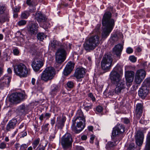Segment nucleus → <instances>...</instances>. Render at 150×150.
I'll return each mask as SVG.
<instances>
[{
    "label": "nucleus",
    "instance_id": "1",
    "mask_svg": "<svg viewBox=\"0 0 150 150\" xmlns=\"http://www.w3.org/2000/svg\"><path fill=\"white\" fill-rule=\"evenodd\" d=\"M111 14L110 12H105L103 15L102 24L103 27L102 33V38L105 39L109 35L115 25V21L111 18Z\"/></svg>",
    "mask_w": 150,
    "mask_h": 150
},
{
    "label": "nucleus",
    "instance_id": "2",
    "mask_svg": "<svg viewBox=\"0 0 150 150\" xmlns=\"http://www.w3.org/2000/svg\"><path fill=\"white\" fill-rule=\"evenodd\" d=\"M125 131V128L122 125H117L114 128L112 133L111 136L112 142H109L107 146L109 147H112L117 145L120 140L119 135Z\"/></svg>",
    "mask_w": 150,
    "mask_h": 150
},
{
    "label": "nucleus",
    "instance_id": "3",
    "mask_svg": "<svg viewBox=\"0 0 150 150\" xmlns=\"http://www.w3.org/2000/svg\"><path fill=\"white\" fill-rule=\"evenodd\" d=\"M71 45L69 43L64 44L63 46V48L61 47L56 53L55 59L57 63L61 64L65 59V49H69L71 48Z\"/></svg>",
    "mask_w": 150,
    "mask_h": 150
},
{
    "label": "nucleus",
    "instance_id": "4",
    "mask_svg": "<svg viewBox=\"0 0 150 150\" xmlns=\"http://www.w3.org/2000/svg\"><path fill=\"white\" fill-rule=\"evenodd\" d=\"M100 42V36L99 35L92 36L85 43L84 47L87 50H93L98 46Z\"/></svg>",
    "mask_w": 150,
    "mask_h": 150
},
{
    "label": "nucleus",
    "instance_id": "5",
    "mask_svg": "<svg viewBox=\"0 0 150 150\" xmlns=\"http://www.w3.org/2000/svg\"><path fill=\"white\" fill-rule=\"evenodd\" d=\"M55 74V70L53 67H47L42 72L41 76V79L45 82H47L52 79Z\"/></svg>",
    "mask_w": 150,
    "mask_h": 150
},
{
    "label": "nucleus",
    "instance_id": "6",
    "mask_svg": "<svg viewBox=\"0 0 150 150\" xmlns=\"http://www.w3.org/2000/svg\"><path fill=\"white\" fill-rule=\"evenodd\" d=\"M150 90V77L146 79L143 82L141 87L138 91L139 96L144 99Z\"/></svg>",
    "mask_w": 150,
    "mask_h": 150
},
{
    "label": "nucleus",
    "instance_id": "7",
    "mask_svg": "<svg viewBox=\"0 0 150 150\" xmlns=\"http://www.w3.org/2000/svg\"><path fill=\"white\" fill-rule=\"evenodd\" d=\"M122 67L117 64L113 69L110 74V78L113 83H116L117 81L121 79V76L122 74Z\"/></svg>",
    "mask_w": 150,
    "mask_h": 150
},
{
    "label": "nucleus",
    "instance_id": "8",
    "mask_svg": "<svg viewBox=\"0 0 150 150\" xmlns=\"http://www.w3.org/2000/svg\"><path fill=\"white\" fill-rule=\"evenodd\" d=\"M14 71L16 74L20 77H25L28 74V69L23 63H20L13 66Z\"/></svg>",
    "mask_w": 150,
    "mask_h": 150
},
{
    "label": "nucleus",
    "instance_id": "9",
    "mask_svg": "<svg viewBox=\"0 0 150 150\" xmlns=\"http://www.w3.org/2000/svg\"><path fill=\"white\" fill-rule=\"evenodd\" d=\"M72 124L71 128L72 130L76 133H79L85 127L86 121L72 120Z\"/></svg>",
    "mask_w": 150,
    "mask_h": 150
},
{
    "label": "nucleus",
    "instance_id": "10",
    "mask_svg": "<svg viewBox=\"0 0 150 150\" xmlns=\"http://www.w3.org/2000/svg\"><path fill=\"white\" fill-rule=\"evenodd\" d=\"M112 56L106 55L103 58L101 62V66L102 69L104 70H109L112 66Z\"/></svg>",
    "mask_w": 150,
    "mask_h": 150
},
{
    "label": "nucleus",
    "instance_id": "11",
    "mask_svg": "<svg viewBox=\"0 0 150 150\" xmlns=\"http://www.w3.org/2000/svg\"><path fill=\"white\" fill-rule=\"evenodd\" d=\"M72 142L71 136L69 133H66L61 138V144L63 148L65 149H70Z\"/></svg>",
    "mask_w": 150,
    "mask_h": 150
},
{
    "label": "nucleus",
    "instance_id": "12",
    "mask_svg": "<svg viewBox=\"0 0 150 150\" xmlns=\"http://www.w3.org/2000/svg\"><path fill=\"white\" fill-rule=\"evenodd\" d=\"M146 75L145 71L143 69L137 70L136 72L135 81L137 84H140L145 78Z\"/></svg>",
    "mask_w": 150,
    "mask_h": 150
},
{
    "label": "nucleus",
    "instance_id": "13",
    "mask_svg": "<svg viewBox=\"0 0 150 150\" xmlns=\"http://www.w3.org/2000/svg\"><path fill=\"white\" fill-rule=\"evenodd\" d=\"M25 97V95L21 93L16 92L12 94L10 98V101L13 103H19Z\"/></svg>",
    "mask_w": 150,
    "mask_h": 150
},
{
    "label": "nucleus",
    "instance_id": "14",
    "mask_svg": "<svg viewBox=\"0 0 150 150\" xmlns=\"http://www.w3.org/2000/svg\"><path fill=\"white\" fill-rule=\"evenodd\" d=\"M40 57V56H39L38 57L35 58L31 64L33 69L35 71H38L43 65V63L41 61Z\"/></svg>",
    "mask_w": 150,
    "mask_h": 150
},
{
    "label": "nucleus",
    "instance_id": "15",
    "mask_svg": "<svg viewBox=\"0 0 150 150\" xmlns=\"http://www.w3.org/2000/svg\"><path fill=\"white\" fill-rule=\"evenodd\" d=\"M11 77L8 75H4L0 79V89L8 87L11 81Z\"/></svg>",
    "mask_w": 150,
    "mask_h": 150
},
{
    "label": "nucleus",
    "instance_id": "16",
    "mask_svg": "<svg viewBox=\"0 0 150 150\" xmlns=\"http://www.w3.org/2000/svg\"><path fill=\"white\" fill-rule=\"evenodd\" d=\"M111 82L112 83L116 85V87L115 89L116 94H118L121 93L122 90L124 89L125 86V82L122 79H120L119 81H117L116 83H113L112 81Z\"/></svg>",
    "mask_w": 150,
    "mask_h": 150
},
{
    "label": "nucleus",
    "instance_id": "17",
    "mask_svg": "<svg viewBox=\"0 0 150 150\" xmlns=\"http://www.w3.org/2000/svg\"><path fill=\"white\" fill-rule=\"evenodd\" d=\"M143 104L142 103H138L136 107L134 116L137 119H139L142 116L143 109Z\"/></svg>",
    "mask_w": 150,
    "mask_h": 150
},
{
    "label": "nucleus",
    "instance_id": "18",
    "mask_svg": "<svg viewBox=\"0 0 150 150\" xmlns=\"http://www.w3.org/2000/svg\"><path fill=\"white\" fill-rule=\"evenodd\" d=\"M134 76V73L133 71H127L125 72V76L126 81L127 85H130L133 81Z\"/></svg>",
    "mask_w": 150,
    "mask_h": 150
},
{
    "label": "nucleus",
    "instance_id": "19",
    "mask_svg": "<svg viewBox=\"0 0 150 150\" xmlns=\"http://www.w3.org/2000/svg\"><path fill=\"white\" fill-rule=\"evenodd\" d=\"M144 136L142 132L140 131L137 132L135 136L136 143L138 146H141L143 143Z\"/></svg>",
    "mask_w": 150,
    "mask_h": 150
},
{
    "label": "nucleus",
    "instance_id": "20",
    "mask_svg": "<svg viewBox=\"0 0 150 150\" xmlns=\"http://www.w3.org/2000/svg\"><path fill=\"white\" fill-rule=\"evenodd\" d=\"M72 120L86 121V116L84 115L82 110L81 109H79L77 111L76 115Z\"/></svg>",
    "mask_w": 150,
    "mask_h": 150
},
{
    "label": "nucleus",
    "instance_id": "21",
    "mask_svg": "<svg viewBox=\"0 0 150 150\" xmlns=\"http://www.w3.org/2000/svg\"><path fill=\"white\" fill-rule=\"evenodd\" d=\"M85 73V70L83 68H77L73 75L76 79H79L83 77Z\"/></svg>",
    "mask_w": 150,
    "mask_h": 150
},
{
    "label": "nucleus",
    "instance_id": "22",
    "mask_svg": "<svg viewBox=\"0 0 150 150\" xmlns=\"http://www.w3.org/2000/svg\"><path fill=\"white\" fill-rule=\"evenodd\" d=\"M38 25L35 23L30 25L28 28V31L31 35H35L38 32Z\"/></svg>",
    "mask_w": 150,
    "mask_h": 150
},
{
    "label": "nucleus",
    "instance_id": "23",
    "mask_svg": "<svg viewBox=\"0 0 150 150\" xmlns=\"http://www.w3.org/2000/svg\"><path fill=\"white\" fill-rule=\"evenodd\" d=\"M123 49V46L120 44H119L116 45L113 48V52L117 56L119 57L121 54Z\"/></svg>",
    "mask_w": 150,
    "mask_h": 150
},
{
    "label": "nucleus",
    "instance_id": "24",
    "mask_svg": "<svg viewBox=\"0 0 150 150\" xmlns=\"http://www.w3.org/2000/svg\"><path fill=\"white\" fill-rule=\"evenodd\" d=\"M66 118L65 117H58L57 118V122L56 125L58 129H61L64 127Z\"/></svg>",
    "mask_w": 150,
    "mask_h": 150
},
{
    "label": "nucleus",
    "instance_id": "25",
    "mask_svg": "<svg viewBox=\"0 0 150 150\" xmlns=\"http://www.w3.org/2000/svg\"><path fill=\"white\" fill-rule=\"evenodd\" d=\"M35 18L39 23L45 22L46 20L45 15L40 12L36 13L35 15Z\"/></svg>",
    "mask_w": 150,
    "mask_h": 150
},
{
    "label": "nucleus",
    "instance_id": "26",
    "mask_svg": "<svg viewBox=\"0 0 150 150\" xmlns=\"http://www.w3.org/2000/svg\"><path fill=\"white\" fill-rule=\"evenodd\" d=\"M59 86L57 85L52 84L51 86V91L50 92V94L52 96H54L59 91Z\"/></svg>",
    "mask_w": 150,
    "mask_h": 150
},
{
    "label": "nucleus",
    "instance_id": "27",
    "mask_svg": "<svg viewBox=\"0 0 150 150\" xmlns=\"http://www.w3.org/2000/svg\"><path fill=\"white\" fill-rule=\"evenodd\" d=\"M17 123L16 120L10 121L7 125L6 129L7 131H10L11 129H14Z\"/></svg>",
    "mask_w": 150,
    "mask_h": 150
},
{
    "label": "nucleus",
    "instance_id": "28",
    "mask_svg": "<svg viewBox=\"0 0 150 150\" xmlns=\"http://www.w3.org/2000/svg\"><path fill=\"white\" fill-rule=\"evenodd\" d=\"M9 13L8 10L5 5L0 4V14H7Z\"/></svg>",
    "mask_w": 150,
    "mask_h": 150
},
{
    "label": "nucleus",
    "instance_id": "29",
    "mask_svg": "<svg viewBox=\"0 0 150 150\" xmlns=\"http://www.w3.org/2000/svg\"><path fill=\"white\" fill-rule=\"evenodd\" d=\"M9 19V13L7 14H0V23H2L8 21Z\"/></svg>",
    "mask_w": 150,
    "mask_h": 150
},
{
    "label": "nucleus",
    "instance_id": "30",
    "mask_svg": "<svg viewBox=\"0 0 150 150\" xmlns=\"http://www.w3.org/2000/svg\"><path fill=\"white\" fill-rule=\"evenodd\" d=\"M145 149L146 150H150V131L146 137Z\"/></svg>",
    "mask_w": 150,
    "mask_h": 150
},
{
    "label": "nucleus",
    "instance_id": "31",
    "mask_svg": "<svg viewBox=\"0 0 150 150\" xmlns=\"http://www.w3.org/2000/svg\"><path fill=\"white\" fill-rule=\"evenodd\" d=\"M40 139L39 138L35 139L32 143L33 147L34 149H35L40 143Z\"/></svg>",
    "mask_w": 150,
    "mask_h": 150
},
{
    "label": "nucleus",
    "instance_id": "32",
    "mask_svg": "<svg viewBox=\"0 0 150 150\" xmlns=\"http://www.w3.org/2000/svg\"><path fill=\"white\" fill-rule=\"evenodd\" d=\"M83 106H84V109L86 111H88L92 108V104L91 103H88L86 102L84 103Z\"/></svg>",
    "mask_w": 150,
    "mask_h": 150
},
{
    "label": "nucleus",
    "instance_id": "33",
    "mask_svg": "<svg viewBox=\"0 0 150 150\" xmlns=\"http://www.w3.org/2000/svg\"><path fill=\"white\" fill-rule=\"evenodd\" d=\"M30 12L28 11H25L22 12L21 17L23 19H27L30 15Z\"/></svg>",
    "mask_w": 150,
    "mask_h": 150
},
{
    "label": "nucleus",
    "instance_id": "34",
    "mask_svg": "<svg viewBox=\"0 0 150 150\" xmlns=\"http://www.w3.org/2000/svg\"><path fill=\"white\" fill-rule=\"evenodd\" d=\"M26 3L29 6H32L33 7V10H32L31 9H30V11L32 12H34L35 10L36 9L35 6H36V4H35V5L33 4V2L31 1V0H27Z\"/></svg>",
    "mask_w": 150,
    "mask_h": 150
},
{
    "label": "nucleus",
    "instance_id": "35",
    "mask_svg": "<svg viewBox=\"0 0 150 150\" xmlns=\"http://www.w3.org/2000/svg\"><path fill=\"white\" fill-rule=\"evenodd\" d=\"M74 64L73 62H70L68 63L66 67L71 71L74 68Z\"/></svg>",
    "mask_w": 150,
    "mask_h": 150
},
{
    "label": "nucleus",
    "instance_id": "36",
    "mask_svg": "<svg viewBox=\"0 0 150 150\" xmlns=\"http://www.w3.org/2000/svg\"><path fill=\"white\" fill-rule=\"evenodd\" d=\"M45 37V35L43 33H39L37 35V38L40 41H42Z\"/></svg>",
    "mask_w": 150,
    "mask_h": 150
},
{
    "label": "nucleus",
    "instance_id": "37",
    "mask_svg": "<svg viewBox=\"0 0 150 150\" xmlns=\"http://www.w3.org/2000/svg\"><path fill=\"white\" fill-rule=\"evenodd\" d=\"M118 39V38L117 35L116 34H114L112 36L110 39V41L112 42V43H114L115 42L117 41Z\"/></svg>",
    "mask_w": 150,
    "mask_h": 150
},
{
    "label": "nucleus",
    "instance_id": "38",
    "mask_svg": "<svg viewBox=\"0 0 150 150\" xmlns=\"http://www.w3.org/2000/svg\"><path fill=\"white\" fill-rule=\"evenodd\" d=\"M59 42L57 40H54L51 43V46L53 48H56L59 45Z\"/></svg>",
    "mask_w": 150,
    "mask_h": 150
},
{
    "label": "nucleus",
    "instance_id": "39",
    "mask_svg": "<svg viewBox=\"0 0 150 150\" xmlns=\"http://www.w3.org/2000/svg\"><path fill=\"white\" fill-rule=\"evenodd\" d=\"M71 72V71L65 67L63 72V74L64 76H67Z\"/></svg>",
    "mask_w": 150,
    "mask_h": 150
},
{
    "label": "nucleus",
    "instance_id": "40",
    "mask_svg": "<svg viewBox=\"0 0 150 150\" xmlns=\"http://www.w3.org/2000/svg\"><path fill=\"white\" fill-rule=\"evenodd\" d=\"M47 144H46L44 146L41 144H40L37 147V150H45V147Z\"/></svg>",
    "mask_w": 150,
    "mask_h": 150
},
{
    "label": "nucleus",
    "instance_id": "41",
    "mask_svg": "<svg viewBox=\"0 0 150 150\" xmlns=\"http://www.w3.org/2000/svg\"><path fill=\"white\" fill-rule=\"evenodd\" d=\"M28 145L26 144H23L21 145L20 150H26Z\"/></svg>",
    "mask_w": 150,
    "mask_h": 150
},
{
    "label": "nucleus",
    "instance_id": "42",
    "mask_svg": "<svg viewBox=\"0 0 150 150\" xmlns=\"http://www.w3.org/2000/svg\"><path fill=\"white\" fill-rule=\"evenodd\" d=\"M67 87L70 88H72L74 86V83L73 82L71 81H69L67 83Z\"/></svg>",
    "mask_w": 150,
    "mask_h": 150
},
{
    "label": "nucleus",
    "instance_id": "43",
    "mask_svg": "<svg viewBox=\"0 0 150 150\" xmlns=\"http://www.w3.org/2000/svg\"><path fill=\"white\" fill-rule=\"evenodd\" d=\"M26 23V21L24 20H21L19 21L18 23V25L19 26H22L25 25Z\"/></svg>",
    "mask_w": 150,
    "mask_h": 150
},
{
    "label": "nucleus",
    "instance_id": "44",
    "mask_svg": "<svg viewBox=\"0 0 150 150\" xmlns=\"http://www.w3.org/2000/svg\"><path fill=\"white\" fill-rule=\"evenodd\" d=\"M129 59L131 62H135L137 61V58L134 56H131L129 57Z\"/></svg>",
    "mask_w": 150,
    "mask_h": 150
},
{
    "label": "nucleus",
    "instance_id": "45",
    "mask_svg": "<svg viewBox=\"0 0 150 150\" xmlns=\"http://www.w3.org/2000/svg\"><path fill=\"white\" fill-rule=\"evenodd\" d=\"M126 51L127 53L130 54L133 52V50L131 47H128Z\"/></svg>",
    "mask_w": 150,
    "mask_h": 150
},
{
    "label": "nucleus",
    "instance_id": "46",
    "mask_svg": "<svg viewBox=\"0 0 150 150\" xmlns=\"http://www.w3.org/2000/svg\"><path fill=\"white\" fill-rule=\"evenodd\" d=\"M103 108L100 106H97L96 108V111L98 112H100L102 111Z\"/></svg>",
    "mask_w": 150,
    "mask_h": 150
},
{
    "label": "nucleus",
    "instance_id": "47",
    "mask_svg": "<svg viewBox=\"0 0 150 150\" xmlns=\"http://www.w3.org/2000/svg\"><path fill=\"white\" fill-rule=\"evenodd\" d=\"M115 94H116V93L114 89H112L111 90H110L108 93L109 95H110L111 96H112Z\"/></svg>",
    "mask_w": 150,
    "mask_h": 150
},
{
    "label": "nucleus",
    "instance_id": "48",
    "mask_svg": "<svg viewBox=\"0 0 150 150\" xmlns=\"http://www.w3.org/2000/svg\"><path fill=\"white\" fill-rule=\"evenodd\" d=\"M13 10V11L15 13H17L19 11V10L20 8L17 6H15V7H13L12 6Z\"/></svg>",
    "mask_w": 150,
    "mask_h": 150
},
{
    "label": "nucleus",
    "instance_id": "49",
    "mask_svg": "<svg viewBox=\"0 0 150 150\" xmlns=\"http://www.w3.org/2000/svg\"><path fill=\"white\" fill-rule=\"evenodd\" d=\"M88 96L90 97L93 101H94L95 100V98L93 96V95L91 93H90L88 94Z\"/></svg>",
    "mask_w": 150,
    "mask_h": 150
},
{
    "label": "nucleus",
    "instance_id": "50",
    "mask_svg": "<svg viewBox=\"0 0 150 150\" xmlns=\"http://www.w3.org/2000/svg\"><path fill=\"white\" fill-rule=\"evenodd\" d=\"M6 146V144L4 142H2L0 144V148L3 149L5 148Z\"/></svg>",
    "mask_w": 150,
    "mask_h": 150
},
{
    "label": "nucleus",
    "instance_id": "51",
    "mask_svg": "<svg viewBox=\"0 0 150 150\" xmlns=\"http://www.w3.org/2000/svg\"><path fill=\"white\" fill-rule=\"evenodd\" d=\"M134 144L133 143L130 144L127 150H132L134 148Z\"/></svg>",
    "mask_w": 150,
    "mask_h": 150
},
{
    "label": "nucleus",
    "instance_id": "52",
    "mask_svg": "<svg viewBox=\"0 0 150 150\" xmlns=\"http://www.w3.org/2000/svg\"><path fill=\"white\" fill-rule=\"evenodd\" d=\"M15 147L16 149L17 150H20L21 145L18 143H17L15 145Z\"/></svg>",
    "mask_w": 150,
    "mask_h": 150
},
{
    "label": "nucleus",
    "instance_id": "53",
    "mask_svg": "<svg viewBox=\"0 0 150 150\" xmlns=\"http://www.w3.org/2000/svg\"><path fill=\"white\" fill-rule=\"evenodd\" d=\"M13 51L14 54L15 55H17L19 53V50L16 49H14Z\"/></svg>",
    "mask_w": 150,
    "mask_h": 150
},
{
    "label": "nucleus",
    "instance_id": "54",
    "mask_svg": "<svg viewBox=\"0 0 150 150\" xmlns=\"http://www.w3.org/2000/svg\"><path fill=\"white\" fill-rule=\"evenodd\" d=\"M124 122L125 124H128L130 122L129 120L127 118H125L123 119Z\"/></svg>",
    "mask_w": 150,
    "mask_h": 150
},
{
    "label": "nucleus",
    "instance_id": "55",
    "mask_svg": "<svg viewBox=\"0 0 150 150\" xmlns=\"http://www.w3.org/2000/svg\"><path fill=\"white\" fill-rule=\"evenodd\" d=\"M27 135L26 131H24L21 133V137H23Z\"/></svg>",
    "mask_w": 150,
    "mask_h": 150
},
{
    "label": "nucleus",
    "instance_id": "56",
    "mask_svg": "<svg viewBox=\"0 0 150 150\" xmlns=\"http://www.w3.org/2000/svg\"><path fill=\"white\" fill-rule=\"evenodd\" d=\"M45 118V115H44L43 114H42L40 116L39 119L41 121H42Z\"/></svg>",
    "mask_w": 150,
    "mask_h": 150
},
{
    "label": "nucleus",
    "instance_id": "57",
    "mask_svg": "<svg viewBox=\"0 0 150 150\" xmlns=\"http://www.w3.org/2000/svg\"><path fill=\"white\" fill-rule=\"evenodd\" d=\"M19 108L20 110H24L25 108V105H21L19 106Z\"/></svg>",
    "mask_w": 150,
    "mask_h": 150
},
{
    "label": "nucleus",
    "instance_id": "58",
    "mask_svg": "<svg viewBox=\"0 0 150 150\" xmlns=\"http://www.w3.org/2000/svg\"><path fill=\"white\" fill-rule=\"evenodd\" d=\"M55 117H54L51 120L50 123L52 126H53L55 123Z\"/></svg>",
    "mask_w": 150,
    "mask_h": 150
},
{
    "label": "nucleus",
    "instance_id": "59",
    "mask_svg": "<svg viewBox=\"0 0 150 150\" xmlns=\"http://www.w3.org/2000/svg\"><path fill=\"white\" fill-rule=\"evenodd\" d=\"M7 72L8 74H7L6 75H9L10 76V74H11L12 72V70L10 68H8L7 70Z\"/></svg>",
    "mask_w": 150,
    "mask_h": 150
},
{
    "label": "nucleus",
    "instance_id": "60",
    "mask_svg": "<svg viewBox=\"0 0 150 150\" xmlns=\"http://www.w3.org/2000/svg\"><path fill=\"white\" fill-rule=\"evenodd\" d=\"M51 114L48 113H46L45 115V116L47 117V119H48L50 116Z\"/></svg>",
    "mask_w": 150,
    "mask_h": 150
},
{
    "label": "nucleus",
    "instance_id": "61",
    "mask_svg": "<svg viewBox=\"0 0 150 150\" xmlns=\"http://www.w3.org/2000/svg\"><path fill=\"white\" fill-rule=\"evenodd\" d=\"M76 150H84V149L81 146H77L76 147Z\"/></svg>",
    "mask_w": 150,
    "mask_h": 150
},
{
    "label": "nucleus",
    "instance_id": "62",
    "mask_svg": "<svg viewBox=\"0 0 150 150\" xmlns=\"http://www.w3.org/2000/svg\"><path fill=\"white\" fill-rule=\"evenodd\" d=\"M81 139L83 140H85L87 139V136L86 135H83L81 137Z\"/></svg>",
    "mask_w": 150,
    "mask_h": 150
},
{
    "label": "nucleus",
    "instance_id": "63",
    "mask_svg": "<svg viewBox=\"0 0 150 150\" xmlns=\"http://www.w3.org/2000/svg\"><path fill=\"white\" fill-rule=\"evenodd\" d=\"M55 137V134L53 135H51L50 137V140H52Z\"/></svg>",
    "mask_w": 150,
    "mask_h": 150
},
{
    "label": "nucleus",
    "instance_id": "64",
    "mask_svg": "<svg viewBox=\"0 0 150 150\" xmlns=\"http://www.w3.org/2000/svg\"><path fill=\"white\" fill-rule=\"evenodd\" d=\"M35 79L34 78H32L31 80V83L33 85H34L35 84Z\"/></svg>",
    "mask_w": 150,
    "mask_h": 150
}]
</instances>
